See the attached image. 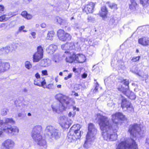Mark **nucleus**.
Returning <instances> with one entry per match:
<instances>
[{
	"mask_svg": "<svg viewBox=\"0 0 149 149\" xmlns=\"http://www.w3.org/2000/svg\"><path fill=\"white\" fill-rule=\"evenodd\" d=\"M1 130L4 131L6 133L12 136L17 135L19 132V129L17 127L12 126L8 124H6L5 127H2Z\"/></svg>",
	"mask_w": 149,
	"mask_h": 149,
	"instance_id": "0eeeda50",
	"label": "nucleus"
},
{
	"mask_svg": "<svg viewBox=\"0 0 149 149\" xmlns=\"http://www.w3.org/2000/svg\"><path fill=\"white\" fill-rule=\"evenodd\" d=\"M21 15L23 17L27 20L31 19L33 17L32 15L28 13L26 11L22 12L21 13Z\"/></svg>",
	"mask_w": 149,
	"mask_h": 149,
	"instance_id": "4be33fe9",
	"label": "nucleus"
},
{
	"mask_svg": "<svg viewBox=\"0 0 149 149\" xmlns=\"http://www.w3.org/2000/svg\"><path fill=\"white\" fill-rule=\"evenodd\" d=\"M139 43L141 45L146 46L149 45V38L147 37H144L138 40Z\"/></svg>",
	"mask_w": 149,
	"mask_h": 149,
	"instance_id": "a211bd4d",
	"label": "nucleus"
},
{
	"mask_svg": "<svg viewBox=\"0 0 149 149\" xmlns=\"http://www.w3.org/2000/svg\"><path fill=\"white\" fill-rule=\"evenodd\" d=\"M61 48L62 49L64 50H68L69 47L68 43H67L64 45H62L61 46Z\"/></svg>",
	"mask_w": 149,
	"mask_h": 149,
	"instance_id": "c9c22d12",
	"label": "nucleus"
},
{
	"mask_svg": "<svg viewBox=\"0 0 149 149\" xmlns=\"http://www.w3.org/2000/svg\"><path fill=\"white\" fill-rule=\"evenodd\" d=\"M146 145L147 148H149V136L146 139Z\"/></svg>",
	"mask_w": 149,
	"mask_h": 149,
	"instance_id": "a18cd8bd",
	"label": "nucleus"
},
{
	"mask_svg": "<svg viewBox=\"0 0 149 149\" xmlns=\"http://www.w3.org/2000/svg\"><path fill=\"white\" fill-rule=\"evenodd\" d=\"M122 82L125 85L127 86V87L125 89H126L127 88V89H129L128 85L129 84V82L128 80L127 79H124L122 81Z\"/></svg>",
	"mask_w": 149,
	"mask_h": 149,
	"instance_id": "f704fd0d",
	"label": "nucleus"
},
{
	"mask_svg": "<svg viewBox=\"0 0 149 149\" xmlns=\"http://www.w3.org/2000/svg\"><path fill=\"white\" fill-rule=\"evenodd\" d=\"M80 137L79 133H78L77 135H76L73 132L70 130L68 134L67 139L69 142H72L75 139H79Z\"/></svg>",
	"mask_w": 149,
	"mask_h": 149,
	"instance_id": "2eb2a0df",
	"label": "nucleus"
},
{
	"mask_svg": "<svg viewBox=\"0 0 149 149\" xmlns=\"http://www.w3.org/2000/svg\"><path fill=\"white\" fill-rule=\"evenodd\" d=\"M64 55L66 56L65 60L67 62L71 63L75 61V55L73 52L66 51L65 52Z\"/></svg>",
	"mask_w": 149,
	"mask_h": 149,
	"instance_id": "4468645a",
	"label": "nucleus"
},
{
	"mask_svg": "<svg viewBox=\"0 0 149 149\" xmlns=\"http://www.w3.org/2000/svg\"><path fill=\"white\" fill-rule=\"evenodd\" d=\"M118 90L122 92L124 94L126 95L131 100L134 99L136 97V95L134 93L131 92L129 89H124L122 86L121 87H118Z\"/></svg>",
	"mask_w": 149,
	"mask_h": 149,
	"instance_id": "f8f14e48",
	"label": "nucleus"
},
{
	"mask_svg": "<svg viewBox=\"0 0 149 149\" xmlns=\"http://www.w3.org/2000/svg\"><path fill=\"white\" fill-rule=\"evenodd\" d=\"M31 136L33 139L36 142L41 148L46 149L47 147L46 142L45 139H43L40 132L32 133Z\"/></svg>",
	"mask_w": 149,
	"mask_h": 149,
	"instance_id": "423d86ee",
	"label": "nucleus"
},
{
	"mask_svg": "<svg viewBox=\"0 0 149 149\" xmlns=\"http://www.w3.org/2000/svg\"><path fill=\"white\" fill-rule=\"evenodd\" d=\"M9 48L10 49V51L11 52L12 51L15 50L16 48V46L14 45H12L9 46Z\"/></svg>",
	"mask_w": 149,
	"mask_h": 149,
	"instance_id": "4c0bfd02",
	"label": "nucleus"
},
{
	"mask_svg": "<svg viewBox=\"0 0 149 149\" xmlns=\"http://www.w3.org/2000/svg\"><path fill=\"white\" fill-rule=\"evenodd\" d=\"M73 110L74 111L75 110H76L77 111H79V108L75 106H73Z\"/></svg>",
	"mask_w": 149,
	"mask_h": 149,
	"instance_id": "6e6d98bb",
	"label": "nucleus"
},
{
	"mask_svg": "<svg viewBox=\"0 0 149 149\" xmlns=\"http://www.w3.org/2000/svg\"><path fill=\"white\" fill-rule=\"evenodd\" d=\"M140 130V128L137 124L130 125L129 132L131 135L130 139H125L117 145L116 149H138L135 138Z\"/></svg>",
	"mask_w": 149,
	"mask_h": 149,
	"instance_id": "f03ea898",
	"label": "nucleus"
},
{
	"mask_svg": "<svg viewBox=\"0 0 149 149\" xmlns=\"http://www.w3.org/2000/svg\"><path fill=\"white\" fill-rule=\"evenodd\" d=\"M31 0H24V1L27 3H29Z\"/></svg>",
	"mask_w": 149,
	"mask_h": 149,
	"instance_id": "052dcab7",
	"label": "nucleus"
},
{
	"mask_svg": "<svg viewBox=\"0 0 149 149\" xmlns=\"http://www.w3.org/2000/svg\"><path fill=\"white\" fill-rule=\"evenodd\" d=\"M56 99L59 101L60 104L57 105H52L53 111L57 113L61 112L66 107L69 103L70 99L68 97L61 94H58L55 96Z\"/></svg>",
	"mask_w": 149,
	"mask_h": 149,
	"instance_id": "7ed1b4c3",
	"label": "nucleus"
},
{
	"mask_svg": "<svg viewBox=\"0 0 149 149\" xmlns=\"http://www.w3.org/2000/svg\"><path fill=\"white\" fill-rule=\"evenodd\" d=\"M57 46L55 45H50L46 49L47 52L50 54H53L57 49Z\"/></svg>",
	"mask_w": 149,
	"mask_h": 149,
	"instance_id": "aec40b11",
	"label": "nucleus"
},
{
	"mask_svg": "<svg viewBox=\"0 0 149 149\" xmlns=\"http://www.w3.org/2000/svg\"><path fill=\"white\" fill-rule=\"evenodd\" d=\"M76 113L75 111L72 112H70L68 114V116L70 117H74L75 116Z\"/></svg>",
	"mask_w": 149,
	"mask_h": 149,
	"instance_id": "79ce46f5",
	"label": "nucleus"
},
{
	"mask_svg": "<svg viewBox=\"0 0 149 149\" xmlns=\"http://www.w3.org/2000/svg\"><path fill=\"white\" fill-rule=\"evenodd\" d=\"M25 67L28 70H30L32 68V65L29 61H26L25 63Z\"/></svg>",
	"mask_w": 149,
	"mask_h": 149,
	"instance_id": "c756f323",
	"label": "nucleus"
},
{
	"mask_svg": "<svg viewBox=\"0 0 149 149\" xmlns=\"http://www.w3.org/2000/svg\"><path fill=\"white\" fill-rule=\"evenodd\" d=\"M42 75L47 76L48 75L47 70H43L42 71Z\"/></svg>",
	"mask_w": 149,
	"mask_h": 149,
	"instance_id": "09e8293b",
	"label": "nucleus"
},
{
	"mask_svg": "<svg viewBox=\"0 0 149 149\" xmlns=\"http://www.w3.org/2000/svg\"><path fill=\"white\" fill-rule=\"evenodd\" d=\"M6 15H7V16H10V17H12L15 15H13L12 13L11 12H9L7 14H6Z\"/></svg>",
	"mask_w": 149,
	"mask_h": 149,
	"instance_id": "5fc2aeb1",
	"label": "nucleus"
},
{
	"mask_svg": "<svg viewBox=\"0 0 149 149\" xmlns=\"http://www.w3.org/2000/svg\"><path fill=\"white\" fill-rule=\"evenodd\" d=\"M131 4L130 5V8L132 10H134L136 9L137 4L135 0H130Z\"/></svg>",
	"mask_w": 149,
	"mask_h": 149,
	"instance_id": "a878e982",
	"label": "nucleus"
},
{
	"mask_svg": "<svg viewBox=\"0 0 149 149\" xmlns=\"http://www.w3.org/2000/svg\"><path fill=\"white\" fill-rule=\"evenodd\" d=\"M95 4L94 3L91 2L86 5L84 10L86 13H90L93 12Z\"/></svg>",
	"mask_w": 149,
	"mask_h": 149,
	"instance_id": "dca6fc26",
	"label": "nucleus"
},
{
	"mask_svg": "<svg viewBox=\"0 0 149 149\" xmlns=\"http://www.w3.org/2000/svg\"><path fill=\"white\" fill-rule=\"evenodd\" d=\"M35 76L36 77V78L40 79V76L38 73H37L35 74Z\"/></svg>",
	"mask_w": 149,
	"mask_h": 149,
	"instance_id": "603ef678",
	"label": "nucleus"
},
{
	"mask_svg": "<svg viewBox=\"0 0 149 149\" xmlns=\"http://www.w3.org/2000/svg\"><path fill=\"white\" fill-rule=\"evenodd\" d=\"M143 72H142L141 73H137L138 75H139V76L141 77H144V76L143 75Z\"/></svg>",
	"mask_w": 149,
	"mask_h": 149,
	"instance_id": "bf43d9fd",
	"label": "nucleus"
},
{
	"mask_svg": "<svg viewBox=\"0 0 149 149\" xmlns=\"http://www.w3.org/2000/svg\"><path fill=\"white\" fill-rule=\"evenodd\" d=\"M99 15L103 19L107 18V11L105 6H103L102 7L101 11H100Z\"/></svg>",
	"mask_w": 149,
	"mask_h": 149,
	"instance_id": "412c9836",
	"label": "nucleus"
},
{
	"mask_svg": "<svg viewBox=\"0 0 149 149\" xmlns=\"http://www.w3.org/2000/svg\"><path fill=\"white\" fill-rule=\"evenodd\" d=\"M54 35V33L53 31H49L47 35L46 38L47 40H52Z\"/></svg>",
	"mask_w": 149,
	"mask_h": 149,
	"instance_id": "b1692460",
	"label": "nucleus"
},
{
	"mask_svg": "<svg viewBox=\"0 0 149 149\" xmlns=\"http://www.w3.org/2000/svg\"><path fill=\"white\" fill-rule=\"evenodd\" d=\"M37 51L33 55V62H37L39 61L43 57V49L41 46L37 47Z\"/></svg>",
	"mask_w": 149,
	"mask_h": 149,
	"instance_id": "1a4fd4ad",
	"label": "nucleus"
},
{
	"mask_svg": "<svg viewBox=\"0 0 149 149\" xmlns=\"http://www.w3.org/2000/svg\"><path fill=\"white\" fill-rule=\"evenodd\" d=\"M95 87L93 91V92L94 93H96L98 91V87L99 86V84L97 82H96V83L95 84Z\"/></svg>",
	"mask_w": 149,
	"mask_h": 149,
	"instance_id": "a19ab883",
	"label": "nucleus"
},
{
	"mask_svg": "<svg viewBox=\"0 0 149 149\" xmlns=\"http://www.w3.org/2000/svg\"><path fill=\"white\" fill-rule=\"evenodd\" d=\"M25 27L24 26H22L20 27L19 28V31L20 32H21L24 29Z\"/></svg>",
	"mask_w": 149,
	"mask_h": 149,
	"instance_id": "3c124183",
	"label": "nucleus"
},
{
	"mask_svg": "<svg viewBox=\"0 0 149 149\" xmlns=\"http://www.w3.org/2000/svg\"><path fill=\"white\" fill-rule=\"evenodd\" d=\"M55 20L58 23L60 24H62L63 22H64V20L63 19L59 17H57L56 18Z\"/></svg>",
	"mask_w": 149,
	"mask_h": 149,
	"instance_id": "72a5a7b5",
	"label": "nucleus"
},
{
	"mask_svg": "<svg viewBox=\"0 0 149 149\" xmlns=\"http://www.w3.org/2000/svg\"><path fill=\"white\" fill-rule=\"evenodd\" d=\"M140 58V56L133 57L132 59V61L133 62H136L139 60Z\"/></svg>",
	"mask_w": 149,
	"mask_h": 149,
	"instance_id": "e433bc0d",
	"label": "nucleus"
},
{
	"mask_svg": "<svg viewBox=\"0 0 149 149\" xmlns=\"http://www.w3.org/2000/svg\"><path fill=\"white\" fill-rule=\"evenodd\" d=\"M8 112V110L7 108H3L1 110V114L3 116H5L7 114Z\"/></svg>",
	"mask_w": 149,
	"mask_h": 149,
	"instance_id": "7c9ffc66",
	"label": "nucleus"
},
{
	"mask_svg": "<svg viewBox=\"0 0 149 149\" xmlns=\"http://www.w3.org/2000/svg\"><path fill=\"white\" fill-rule=\"evenodd\" d=\"M75 60L78 63H82L85 62L86 58L84 55L78 54L75 56Z\"/></svg>",
	"mask_w": 149,
	"mask_h": 149,
	"instance_id": "6ab92c4d",
	"label": "nucleus"
},
{
	"mask_svg": "<svg viewBox=\"0 0 149 149\" xmlns=\"http://www.w3.org/2000/svg\"><path fill=\"white\" fill-rule=\"evenodd\" d=\"M59 74L60 75V76H62V74H63V73L62 72H60L59 73Z\"/></svg>",
	"mask_w": 149,
	"mask_h": 149,
	"instance_id": "69168bd1",
	"label": "nucleus"
},
{
	"mask_svg": "<svg viewBox=\"0 0 149 149\" xmlns=\"http://www.w3.org/2000/svg\"><path fill=\"white\" fill-rule=\"evenodd\" d=\"M10 49L9 48V47H7L3 49L4 50L5 52L6 53H8L11 52L10 51Z\"/></svg>",
	"mask_w": 149,
	"mask_h": 149,
	"instance_id": "c03bdc74",
	"label": "nucleus"
},
{
	"mask_svg": "<svg viewBox=\"0 0 149 149\" xmlns=\"http://www.w3.org/2000/svg\"><path fill=\"white\" fill-rule=\"evenodd\" d=\"M28 116H31V114L30 113H28Z\"/></svg>",
	"mask_w": 149,
	"mask_h": 149,
	"instance_id": "774afa93",
	"label": "nucleus"
},
{
	"mask_svg": "<svg viewBox=\"0 0 149 149\" xmlns=\"http://www.w3.org/2000/svg\"><path fill=\"white\" fill-rule=\"evenodd\" d=\"M45 131L49 137L53 140L57 139L60 137L61 134L58 130L52 125L47 126Z\"/></svg>",
	"mask_w": 149,
	"mask_h": 149,
	"instance_id": "39448f33",
	"label": "nucleus"
},
{
	"mask_svg": "<svg viewBox=\"0 0 149 149\" xmlns=\"http://www.w3.org/2000/svg\"><path fill=\"white\" fill-rule=\"evenodd\" d=\"M6 125H3L1 126L0 128V137H2L3 136V132H5L1 130V128L3 127H5Z\"/></svg>",
	"mask_w": 149,
	"mask_h": 149,
	"instance_id": "ea45409f",
	"label": "nucleus"
},
{
	"mask_svg": "<svg viewBox=\"0 0 149 149\" xmlns=\"http://www.w3.org/2000/svg\"><path fill=\"white\" fill-rule=\"evenodd\" d=\"M75 25H76V27L77 28L79 29V27L78 26V24H76Z\"/></svg>",
	"mask_w": 149,
	"mask_h": 149,
	"instance_id": "338daca9",
	"label": "nucleus"
},
{
	"mask_svg": "<svg viewBox=\"0 0 149 149\" xmlns=\"http://www.w3.org/2000/svg\"><path fill=\"white\" fill-rule=\"evenodd\" d=\"M87 74L86 73H84L81 75V77L83 78H85L87 77Z\"/></svg>",
	"mask_w": 149,
	"mask_h": 149,
	"instance_id": "13d9d810",
	"label": "nucleus"
},
{
	"mask_svg": "<svg viewBox=\"0 0 149 149\" xmlns=\"http://www.w3.org/2000/svg\"><path fill=\"white\" fill-rule=\"evenodd\" d=\"M81 125L79 124L74 125L70 128V130L73 132V133L76 135H77L79 133V134L80 137L81 136V132L79 130L81 128Z\"/></svg>",
	"mask_w": 149,
	"mask_h": 149,
	"instance_id": "f3484780",
	"label": "nucleus"
},
{
	"mask_svg": "<svg viewBox=\"0 0 149 149\" xmlns=\"http://www.w3.org/2000/svg\"><path fill=\"white\" fill-rule=\"evenodd\" d=\"M96 119L98 120L100 130L102 131V136L104 140L112 141L116 140L118 137L117 132L118 127L117 124L119 120H125V117L122 113H116L112 116L111 120L113 123L116 124L115 126H111L109 119L105 116L98 113Z\"/></svg>",
	"mask_w": 149,
	"mask_h": 149,
	"instance_id": "f257e3e1",
	"label": "nucleus"
},
{
	"mask_svg": "<svg viewBox=\"0 0 149 149\" xmlns=\"http://www.w3.org/2000/svg\"><path fill=\"white\" fill-rule=\"evenodd\" d=\"M31 34L33 36V38L35 39L36 38V33L35 32H32L31 33Z\"/></svg>",
	"mask_w": 149,
	"mask_h": 149,
	"instance_id": "864d4df0",
	"label": "nucleus"
},
{
	"mask_svg": "<svg viewBox=\"0 0 149 149\" xmlns=\"http://www.w3.org/2000/svg\"><path fill=\"white\" fill-rule=\"evenodd\" d=\"M15 143L12 140L7 139L3 141L1 144V146L5 149H13L15 146Z\"/></svg>",
	"mask_w": 149,
	"mask_h": 149,
	"instance_id": "ddd939ff",
	"label": "nucleus"
},
{
	"mask_svg": "<svg viewBox=\"0 0 149 149\" xmlns=\"http://www.w3.org/2000/svg\"><path fill=\"white\" fill-rule=\"evenodd\" d=\"M74 95L76 96H78V94L77 93H75L74 94Z\"/></svg>",
	"mask_w": 149,
	"mask_h": 149,
	"instance_id": "0e129e2a",
	"label": "nucleus"
},
{
	"mask_svg": "<svg viewBox=\"0 0 149 149\" xmlns=\"http://www.w3.org/2000/svg\"><path fill=\"white\" fill-rule=\"evenodd\" d=\"M121 106L123 109L126 108L130 113L133 112L134 111V108L131 102L127 101L124 97H122Z\"/></svg>",
	"mask_w": 149,
	"mask_h": 149,
	"instance_id": "9b49d317",
	"label": "nucleus"
},
{
	"mask_svg": "<svg viewBox=\"0 0 149 149\" xmlns=\"http://www.w3.org/2000/svg\"><path fill=\"white\" fill-rule=\"evenodd\" d=\"M42 127L40 125H37L35 126L33 128L32 133H37V132H40L42 130Z\"/></svg>",
	"mask_w": 149,
	"mask_h": 149,
	"instance_id": "393cba45",
	"label": "nucleus"
},
{
	"mask_svg": "<svg viewBox=\"0 0 149 149\" xmlns=\"http://www.w3.org/2000/svg\"><path fill=\"white\" fill-rule=\"evenodd\" d=\"M107 4L110 8L111 9H117V5L116 4L114 3H110L109 2H107Z\"/></svg>",
	"mask_w": 149,
	"mask_h": 149,
	"instance_id": "c85d7f7f",
	"label": "nucleus"
},
{
	"mask_svg": "<svg viewBox=\"0 0 149 149\" xmlns=\"http://www.w3.org/2000/svg\"><path fill=\"white\" fill-rule=\"evenodd\" d=\"M72 74L70 73V74L67 77H66L64 78V79L65 80H67L69 79L70 78L72 77Z\"/></svg>",
	"mask_w": 149,
	"mask_h": 149,
	"instance_id": "8fccbe9b",
	"label": "nucleus"
},
{
	"mask_svg": "<svg viewBox=\"0 0 149 149\" xmlns=\"http://www.w3.org/2000/svg\"><path fill=\"white\" fill-rule=\"evenodd\" d=\"M5 10V7L3 5H0V13L3 12Z\"/></svg>",
	"mask_w": 149,
	"mask_h": 149,
	"instance_id": "de8ad7c7",
	"label": "nucleus"
},
{
	"mask_svg": "<svg viewBox=\"0 0 149 149\" xmlns=\"http://www.w3.org/2000/svg\"><path fill=\"white\" fill-rule=\"evenodd\" d=\"M59 123L63 128H68L72 123V121L65 116L60 117L59 118Z\"/></svg>",
	"mask_w": 149,
	"mask_h": 149,
	"instance_id": "6e6552de",
	"label": "nucleus"
},
{
	"mask_svg": "<svg viewBox=\"0 0 149 149\" xmlns=\"http://www.w3.org/2000/svg\"><path fill=\"white\" fill-rule=\"evenodd\" d=\"M46 84V82L45 81V80H44L43 81H41V82L40 83V85L39 86H42L44 88H45V87H44V85H45Z\"/></svg>",
	"mask_w": 149,
	"mask_h": 149,
	"instance_id": "49530a36",
	"label": "nucleus"
},
{
	"mask_svg": "<svg viewBox=\"0 0 149 149\" xmlns=\"http://www.w3.org/2000/svg\"><path fill=\"white\" fill-rule=\"evenodd\" d=\"M40 26L42 28H45L46 27L47 25L45 23H42L41 24Z\"/></svg>",
	"mask_w": 149,
	"mask_h": 149,
	"instance_id": "4d7b16f0",
	"label": "nucleus"
},
{
	"mask_svg": "<svg viewBox=\"0 0 149 149\" xmlns=\"http://www.w3.org/2000/svg\"><path fill=\"white\" fill-rule=\"evenodd\" d=\"M7 15H3L0 17V22H4L8 20L10 17H7Z\"/></svg>",
	"mask_w": 149,
	"mask_h": 149,
	"instance_id": "cd10ccee",
	"label": "nucleus"
},
{
	"mask_svg": "<svg viewBox=\"0 0 149 149\" xmlns=\"http://www.w3.org/2000/svg\"><path fill=\"white\" fill-rule=\"evenodd\" d=\"M57 87L58 88H61V85H58L57 86Z\"/></svg>",
	"mask_w": 149,
	"mask_h": 149,
	"instance_id": "680f3d73",
	"label": "nucleus"
},
{
	"mask_svg": "<svg viewBox=\"0 0 149 149\" xmlns=\"http://www.w3.org/2000/svg\"><path fill=\"white\" fill-rule=\"evenodd\" d=\"M40 79L36 78L34 80V84L35 85L37 86H40V83L41 82Z\"/></svg>",
	"mask_w": 149,
	"mask_h": 149,
	"instance_id": "2f4dec72",
	"label": "nucleus"
},
{
	"mask_svg": "<svg viewBox=\"0 0 149 149\" xmlns=\"http://www.w3.org/2000/svg\"><path fill=\"white\" fill-rule=\"evenodd\" d=\"M41 63L42 65L45 67H47L50 65L51 61L48 59H45L41 60Z\"/></svg>",
	"mask_w": 149,
	"mask_h": 149,
	"instance_id": "5701e85b",
	"label": "nucleus"
},
{
	"mask_svg": "<svg viewBox=\"0 0 149 149\" xmlns=\"http://www.w3.org/2000/svg\"><path fill=\"white\" fill-rule=\"evenodd\" d=\"M26 115V114L23 112L19 113L18 114V117L23 118L25 117Z\"/></svg>",
	"mask_w": 149,
	"mask_h": 149,
	"instance_id": "58836bf2",
	"label": "nucleus"
},
{
	"mask_svg": "<svg viewBox=\"0 0 149 149\" xmlns=\"http://www.w3.org/2000/svg\"><path fill=\"white\" fill-rule=\"evenodd\" d=\"M140 1L141 3L144 6L147 3L149 0H140Z\"/></svg>",
	"mask_w": 149,
	"mask_h": 149,
	"instance_id": "37998d69",
	"label": "nucleus"
},
{
	"mask_svg": "<svg viewBox=\"0 0 149 149\" xmlns=\"http://www.w3.org/2000/svg\"><path fill=\"white\" fill-rule=\"evenodd\" d=\"M57 35L59 40L63 41L69 40L71 39V36L70 34L65 33L62 29H60L58 31Z\"/></svg>",
	"mask_w": 149,
	"mask_h": 149,
	"instance_id": "9d476101",
	"label": "nucleus"
},
{
	"mask_svg": "<svg viewBox=\"0 0 149 149\" xmlns=\"http://www.w3.org/2000/svg\"><path fill=\"white\" fill-rule=\"evenodd\" d=\"M68 44L69 47V50H73L75 48V45L74 43H68Z\"/></svg>",
	"mask_w": 149,
	"mask_h": 149,
	"instance_id": "473e14b6",
	"label": "nucleus"
},
{
	"mask_svg": "<svg viewBox=\"0 0 149 149\" xmlns=\"http://www.w3.org/2000/svg\"><path fill=\"white\" fill-rule=\"evenodd\" d=\"M97 130L94 125L90 123L88 125V131L86 136V140L85 141L84 146L88 148L91 146L92 144L95 139V136L96 134Z\"/></svg>",
	"mask_w": 149,
	"mask_h": 149,
	"instance_id": "20e7f679",
	"label": "nucleus"
},
{
	"mask_svg": "<svg viewBox=\"0 0 149 149\" xmlns=\"http://www.w3.org/2000/svg\"><path fill=\"white\" fill-rule=\"evenodd\" d=\"M39 25L38 24H36L35 25V26L36 28H38L39 27Z\"/></svg>",
	"mask_w": 149,
	"mask_h": 149,
	"instance_id": "e2e57ef3",
	"label": "nucleus"
},
{
	"mask_svg": "<svg viewBox=\"0 0 149 149\" xmlns=\"http://www.w3.org/2000/svg\"><path fill=\"white\" fill-rule=\"evenodd\" d=\"M116 102L114 100H109L107 102V106L111 107H114L116 104Z\"/></svg>",
	"mask_w": 149,
	"mask_h": 149,
	"instance_id": "bb28decb",
	"label": "nucleus"
}]
</instances>
